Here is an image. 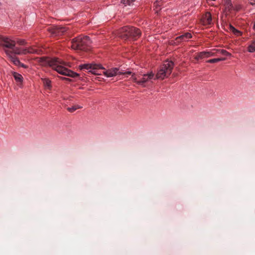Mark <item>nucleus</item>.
I'll return each instance as SVG.
<instances>
[{"instance_id": "nucleus-1", "label": "nucleus", "mask_w": 255, "mask_h": 255, "mask_svg": "<svg viewBox=\"0 0 255 255\" xmlns=\"http://www.w3.org/2000/svg\"><path fill=\"white\" fill-rule=\"evenodd\" d=\"M39 62L43 66H49L51 67L58 73L67 76L69 77L75 78L79 76L77 73L68 69L63 66L64 62L58 58L50 59L46 57H41Z\"/></svg>"}, {"instance_id": "nucleus-2", "label": "nucleus", "mask_w": 255, "mask_h": 255, "mask_svg": "<svg viewBox=\"0 0 255 255\" xmlns=\"http://www.w3.org/2000/svg\"><path fill=\"white\" fill-rule=\"evenodd\" d=\"M140 30L133 26H125L119 32V36L124 40H135L141 35Z\"/></svg>"}, {"instance_id": "nucleus-3", "label": "nucleus", "mask_w": 255, "mask_h": 255, "mask_svg": "<svg viewBox=\"0 0 255 255\" xmlns=\"http://www.w3.org/2000/svg\"><path fill=\"white\" fill-rule=\"evenodd\" d=\"M71 47L74 49L87 51L90 49L92 41L87 36H78L72 40Z\"/></svg>"}, {"instance_id": "nucleus-4", "label": "nucleus", "mask_w": 255, "mask_h": 255, "mask_svg": "<svg viewBox=\"0 0 255 255\" xmlns=\"http://www.w3.org/2000/svg\"><path fill=\"white\" fill-rule=\"evenodd\" d=\"M173 66L174 63L172 61H165L158 70L156 74V78L157 79H163L168 77L172 73Z\"/></svg>"}, {"instance_id": "nucleus-5", "label": "nucleus", "mask_w": 255, "mask_h": 255, "mask_svg": "<svg viewBox=\"0 0 255 255\" xmlns=\"http://www.w3.org/2000/svg\"><path fill=\"white\" fill-rule=\"evenodd\" d=\"M12 55H25L28 53L39 54V51L33 47L21 48L16 47L15 45L9 50Z\"/></svg>"}, {"instance_id": "nucleus-6", "label": "nucleus", "mask_w": 255, "mask_h": 255, "mask_svg": "<svg viewBox=\"0 0 255 255\" xmlns=\"http://www.w3.org/2000/svg\"><path fill=\"white\" fill-rule=\"evenodd\" d=\"M79 67L81 70H87L94 74H98L97 72V70L104 69L101 65L96 64H84L80 65Z\"/></svg>"}, {"instance_id": "nucleus-7", "label": "nucleus", "mask_w": 255, "mask_h": 255, "mask_svg": "<svg viewBox=\"0 0 255 255\" xmlns=\"http://www.w3.org/2000/svg\"><path fill=\"white\" fill-rule=\"evenodd\" d=\"M15 41L8 37L0 35V46L10 49L15 45Z\"/></svg>"}, {"instance_id": "nucleus-8", "label": "nucleus", "mask_w": 255, "mask_h": 255, "mask_svg": "<svg viewBox=\"0 0 255 255\" xmlns=\"http://www.w3.org/2000/svg\"><path fill=\"white\" fill-rule=\"evenodd\" d=\"M47 29L52 36H60L63 34L67 31V28L64 26H53Z\"/></svg>"}, {"instance_id": "nucleus-9", "label": "nucleus", "mask_w": 255, "mask_h": 255, "mask_svg": "<svg viewBox=\"0 0 255 255\" xmlns=\"http://www.w3.org/2000/svg\"><path fill=\"white\" fill-rule=\"evenodd\" d=\"M104 74L107 77H112L117 75H122L124 72L118 68H113L103 72Z\"/></svg>"}, {"instance_id": "nucleus-10", "label": "nucleus", "mask_w": 255, "mask_h": 255, "mask_svg": "<svg viewBox=\"0 0 255 255\" xmlns=\"http://www.w3.org/2000/svg\"><path fill=\"white\" fill-rule=\"evenodd\" d=\"M4 52L8 57L9 59L13 63V64L18 67L19 66V64H20V61L17 57H16L15 55L11 54V53L8 49H4Z\"/></svg>"}, {"instance_id": "nucleus-11", "label": "nucleus", "mask_w": 255, "mask_h": 255, "mask_svg": "<svg viewBox=\"0 0 255 255\" xmlns=\"http://www.w3.org/2000/svg\"><path fill=\"white\" fill-rule=\"evenodd\" d=\"M154 74L151 72L148 74H144L141 80L137 81V84L143 85V84L147 82L149 80L153 78Z\"/></svg>"}, {"instance_id": "nucleus-12", "label": "nucleus", "mask_w": 255, "mask_h": 255, "mask_svg": "<svg viewBox=\"0 0 255 255\" xmlns=\"http://www.w3.org/2000/svg\"><path fill=\"white\" fill-rule=\"evenodd\" d=\"M192 38V35L190 33L186 32L182 35H181L176 38L177 42L187 41L188 39Z\"/></svg>"}, {"instance_id": "nucleus-13", "label": "nucleus", "mask_w": 255, "mask_h": 255, "mask_svg": "<svg viewBox=\"0 0 255 255\" xmlns=\"http://www.w3.org/2000/svg\"><path fill=\"white\" fill-rule=\"evenodd\" d=\"M224 6L225 10L231 12L234 8V5L232 4L231 0H224Z\"/></svg>"}, {"instance_id": "nucleus-14", "label": "nucleus", "mask_w": 255, "mask_h": 255, "mask_svg": "<svg viewBox=\"0 0 255 255\" xmlns=\"http://www.w3.org/2000/svg\"><path fill=\"white\" fill-rule=\"evenodd\" d=\"M12 75L16 82H17V83H22V82L23 78L21 74H20L18 73H16L15 72H13Z\"/></svg>"}, {"instance_id": "nucleus-15", "label": "nucleus", "mask_w": 255, "mask_h": 255, "mask_svg": "<svg viewBox=\"0 0 255 255\" xmlns=\"http://www.w3.org/2000/svg\"><path fill=\"white\" fill-rule=\"evenodd\" d=\"M230 30L236 35L240 36L242 35V32L239 30L235 28L233 25L231 24L229 25Z\"/></svg>"}, {"instance_id": "nucleus-16", "label": "nucleus", "mask_w": 255, "mask_h": 255, "mask_svg": "<svg viewBox=\"0 0 255 255\" xmlns=\"http://www.w3.org/2000/svg\"><path fill=\"white\" fill-rule=\"evenodd\" d=\"M225 60H226L225 58H214V59H209V60H207L206 62L207 63H214L218 62H220L221 61H224Z\"/></svg>"}, {"instance_id": "nucleus-17", "label": "nucleus", "mask_w": 255, "mask_h": 255, "mask_svg": "<svg viewBox=\"0 0 255 255\" xmlns=\"http://www.w3.org/2000/svg\"><path fill=\"white\" fill-rule=\"evenodd\" d=\"M212 16L210 13H208L206 14L205 17V22L207 24H210L212 22Z\"/></svg>"}, {"instance_id": "nucleus-18", "label": "nucleus", "mask_w": 255, "mask_h": 255, "mask_svg": "<svg viewBox=\"0 0 255 255\" xmlns=\"http://www.w3.org/2000/svg\"><path fill=\"white\" fill-rule=\"evenodd\" d=\"M204 58H206L205 51H202V52L198 53L197 55L195 57V59L197 60H199V59H201Z\"/></svg>"}, {"instance_id": "nucleus-19", "label": "nucleus", "mask_w": 255, "mask_h": 255, "mask_svg": "<svg viewBox=\"0 0 255 255\" xmlns=\"http://www.w3.org/2000/svg\"><path fill=\"white\" fill-rule=\"evenodd\" d=\"M82 108V106L76 105L73 106L71 107H68L67 109L69 112L72 113V112H74V111H75L76 110L81 109Z\"/></svg>"}, {"instance_id": "nucleus-20", "label": "nucleus", "mask_w": 255, "mask_h": 255, "mask_svg": "<svg viewBox=\"0 0 255 255\" xmlns=\"http://www.w3.org/2000/svg\"><path fill=\"white\" fill-rule=\"evenodd\" d=\"M213 51H216L217 52L220 53L223 55L230 56H231V54L228 52L227 51L224 49H214Z\"/></svg>"}, {"instance_id": "nucleus-21", "label": "nucleus", "mask_w": 255, "mask_h": 255, "mask_svg": "<svg viewBox=\"0 0 255 255\" xmlns=\"http://www.w3.org/2000/svg\"><path fill=\"white\" fill-rule=\"evenodd\" d=\"M248 51L251 53L255 51V39L254 40L252 43L249 46Z\"/></svg>"}, {"instance_id": "nucleus-22", "label": "nucleus", "mask_w": 255, "mask_h": 255, "mask_svg": "<svg viewBox=\"0 0 255 255\" xmlns=\"http://www.w3.org/2000/svg\"><path fill=\"white\" fill-rule=\"evenodd\" d=\"M43 82L44 85L46 88H48V89H51V81L49 79H43Z\"/></svg>"}, {"instance_id": "nucleus-23", "label": "nucleus", "mask_w": 255, "mask_h": 255, "mask_svg": "<svg viewBox=\"0 0 255 255\" xmlns=\"http://www.w3.org/2000/svg\"><path fill=\"white\" fill-rule=\"evenodd\" d=\"M121 3L124 4L125 6L130 5L135 0H121Z\"/></svg>"}, {"instance_id": "nucleus-24", "label": "nucleus", "mask_w": 255, "mask_h": 255, "mask_svg": "<svg viewBox=\"0 0 255 255\" xmlns=\"http://www.w3.org/2000/svg\"><path fill=\"white\" fill-rule=\"evenodd\" d=\"M206 53V58H208L209 57L213 56L215 55V52L213 51H205Z\"/></svg>"}, {"instance_id": "nucleus-25", "label": "nucleus", "mask_w": 255, "mask_h": 255, "mask_svg": "<svg viewBox=\"0 0 255 255\" xmlns=\"http://www.w3.org/2000/svg\"><path fill=\"white\" fill-rule=\"evenodd\" d=\"M17 43L20 45H24L26 42L24 39H19L17 41Z\"/></svg>"}, {"instance_id": "nucleus-26", "label": "nucleus", "mask_w": 255, "mask_h": 255, "mask_svg": "<svg viewBox=\"0 0 255 255\" xmlns=\"http://www.w3.org/2000/svg\"><path fill=\"white\" fill-rule=\"evenodd\" d=\"M241 6L239 5H234V8L233 10L238 11L240 9Z\"/></svg>"}, {"instance_id": "nucleus-27", "label": "nucleus", "mask_w": 255, "mask_h": 255, "mask_svg": "<svg viewBox=\"0 0 255 255\" xmlns=\"http://www.w3.org/2000/svg\"><path fill=\"white\" fill-rule=\"evenodd\" d=\"M121 71L124 72L122 74V75H123V74H124V75H126V74L130 75V74H131V71H128L125 72L123 70H121Z\"/></svg>"}, {"instance_id": "nucleus-28", "label": "nucleus", "mask_w": 255, "mask_h": 255, "mask_svg": "<svg viewBox=\"0 0 255 255\" xmlns=\"http://www.w3.org/2000/svg\"><path fill=\"white\" fill-rule=\"evenodd\" d=\"M19 67H22V68H28V66L20 62V64H19Z\"/></svg>"}, {"instance_id": "nucleus-29", "label": "nucleus", "mask_w": 255, "mask_h": 255, "mask_svg": "<svg viewBox=\"0 0 255 255\" xmlns=\"http://www.w3.org/2000/svg\"><path fill=\"white\" fill-rule=\"evenodd\" d=\"M132 78H133V80L134 82H136L137 83V81H138L139 80H137V78L136 77H134V74L132 75Z\"/></svg>"}, {"instance_id": "nucleus-30", "label": "nucleus", "mask_w": 255, "mask_h": 255, "mask_svg": "<svg viewBox=\"0 0 255 255\" xmlns=\"http://www.w3.org/2000/svg\"><path fill=\"white\" fill-rule=\"evenodd\" d=\"M62 79L65 80H67V81H69L70 80V79L69 78H62Z\"/></svg>"}, {"instance_id": "nucleus-31", "label": "nucleus", "mask_w": 255, "mask_h": 255, "mask_svg": "<svg viewBox=\"0 0 255 255\" xmlns=\"http://www.w3.org/2000/svg\"><path fill=\"white\" fill-rule=\"evenodd\" d=\"M253 29L255 31V22L253 26Z\"/></svg>"}, {"instance_id": "nucleus-32", "label": "nucleus", "mask_w": 255, "mask_h": 255, "mask_svg": "<svg viewBox=\"0 0 255 255\" xmlns=\"http://www.w3.org/2000/svg\"><path fill=\"white\" fill-rule=\"evenodd\" d=\"M251 4L254 5H255V3H254V2H252Z\"/></svg>"}]
</instances>
